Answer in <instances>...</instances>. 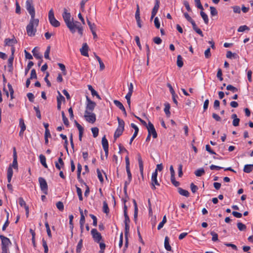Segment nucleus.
<instances>
[{
	"label": "nucleus",
	"mask_w": 253,
	"mask_h": 253,
	"mask_svg": "<svg viewBox=\"0 0 253 253\" xmlns=\"http://www.w3.org/2000/svg\"><path fill=\"white\" fill-rule=\"evenodd\" d=\"M75 23L76 24V26L75 27V28H77L78 29V33L81 35H83V29L82 27H80L79 26L80 25V23L78 21H76L75 22Z\"/></svg>",
	"instance_id": "nucleus-38"
},
{
	"label": "nucleus",
	"mask_w": 253,
	"mask_h": 253,
	"mask_svg": "<svg viewBox=\"0 0 253 253\" xmlns=\"http://www.w3.org/2000/svg\"><path fill=\"white\" fill-rule=\"evenodd\" d=\"M164 246L166 250L168 251H171V247L169 243V238L168 236H166L165 238Z\"/></svg>",
	"instance_id": "nucleus-22"
},
{
	"label": "nucleus",
	"mask_w": 253,
	"mask_h": 253,
	"mask_svg": "<svg viewBox=\"0 0 253 253\" xmlns=\"http://www.w3.org/2000/svg\"><path fill=\"white\" fill-rule=\"evenodd\" d=\"M91 233L94 240L99 243L102 239V236L100 233H99L96 229H92L91 231Z\"/></svg>",
	"instance_id": "nucleus-11"
},
{
	"label": "nucleus",
	"mask_w": 253,
	"mask_h": 253,
	"mask_svg": "<svg viewBox=\"0 0 253 253\" xmlns=\"http://www.w3.org/2000/svg\"><path fill=\"white\" fill-rule=\"evenodd\" d=\"M117 120L118 122V128L124 129L125 122L119 117H117Z\"/></svg>",
	"instance_id": "nucleus-36"
},
{
	"label": "nucleus",
	"mask_w": 253,
	"mask_h": 253,
	"mask_svg": "<svg viewBox=\"0 0 253 253\" xmlns=\"http://www.w3.org/2000/svg\"><path fill=\"white\" fill-rule=\"evenodd\" d=\"M170 108V104L169 103H166L165 104L164 112L168 117H169L170 115V112L169 111Z\"/></svg>",
	"instance_id": "nucleus-27"
},
{
	"label": "nucleus",
	"mask_w": 253,
	"mask_h": 253,
	"mask_svg": "<svg viewBox=\"0 0 253 253\" xmlns=\"http://www.w3.org/2000/svg\"><path fill=\"white\" fill-rule=\"evenodd\" d=\"M27 96L28 98L29 101L31 102H33L34 101V95L32 93L29 92L27 94Z\"/></svg>",
	"instance_id": "nucleus-59"
},
{
	"label": "nucleus",
	"mask_w": 253,
	"mask_h": 253,
	"mask_svg": "<svg viewBox=\"0 0 253 253\" xmlns=\"http://www.w3.org/2000/svg\"><path fill=\"white\" fill-rule=\"evenodd\" d=\"M211 235L212 236V240L214 242L217 241L218 240V235L215 232L212 231L211 233Z\"/></svg>",
	"instance_id": "nucleus-56"
},
{
	"label": "nucleus",
	"mask_w": 253,
	"mask_h": 253,
	"mask_svg": "<svg viewBox=\"0 0 253 253\" xmlns=\"http://www.w3.org/2000/svg\"><path fill=\"white\" fill-rule=\"evenodd\" d=\"M178 193L182 196H185L186 197H189V193L187 190L183 189L181 188H178Z\"/></svg>",
	"instance_id": "nucleus-30"
},
{
	"label": "nucleus",
	"mask_w": 253,
	"mask_h": 253,
	"mask_svg": "<svg viewBox=\"0 0 253 253\" xmlns=\"http://www.w3.org/2000/svg\"><path fill=\"white\" fill-rule=\"evenodd\" d=\"M18 202H19V204L20 205V206L21 207H24L25 208V211H26V216H27V217H28L29 212V207L26 205V203L25 202V201L24 200L23 198L22 197L19 198H18Z\"/></svg>",
	"instance_id": "nucleus-13"
},
{
	"label": "nucleus",
	"mask_w": 253,
	"mask_h": 253,
	"mask_svg": "<svg viewBox=\"0 0 253 253\" xmlns=\"http://www.w3.org/2000/svg\"><path fill=\"white\" fill-rule=\"evenodd\" d=\"M58 95L57 96V109L60 110L61 109V105L62 102H65V99L64 97L60 93V92L58 91H57Z\"/></svg>",
	"instance_id": "nucleus-15"
},
{
	"label": "nucleus",
	"mask_w": 253,
	"mask_h": 253,
	"mask_svg": "<svg viewBox=\"0 0 253 253\" xmlns=\"http://www.w3.org/2000/svg\"><path fill=\"white\" fill-rule=\"evenodd\" d=\"M83 247V239H81L77 246L76 252L77 253H80L81 249Z\"/></svg>",
	"instance_id": "nucleus-39"
},
{
	"label": "nucleus",
	"mask_w": 253,
	"mask_h": 253,
	"mask_svg": "<svg viewBox=\"0 0 253 253\" xmlns=\"http://www.w3.org/2000/svg\"><path fill=\"white\" fill-rule=\"evenodd\" d=\"M87 22L91 31L95 30V25L94 23H91V22L88 19H87Z\"/></svg>",
	"instance_id": "nucleus-48"
},
{
	"label": "nucleus",
	"mask_w": 253,
	"mask_h": 253,
	"mask_svg": "<svg viewBox=\"0 0 253 253\" xmlns=\"http://www.w3.org/2000/svg\"><path fill=\"white\" fill-rule=\"evenodd\" d=\"M88 86V89L91 91V95L92 96H96V97L97 98H98L99 99L101 100V98L100 97V96H99V95L98 94V93L96 91H95L92 87V86L91 85H87Z\"/></svg>",
	"instance_id": "nucleus-23"
},
{
	"label": "nucleus",
	"mask_w": 253,
	"mask_h": 253,
	"mask_svg": "<svg viewBox=\"0 0 253 253\" xmlns=\"http://www.w3.org/2000/svg\"><path fill=\"white\" fill-rule=\"evenodd\" d=\"M39 182L42 191L45 195H47L48 193V186L46 180L44 178L40 177L39 178Z\"/></svg>",
	"instance_id": "nucleus-6"
},
{
	"label": "nucleus",
	"mask_w": 253,
	"mask_h": 253,
	"mask_svg": "<svg viewBox=\"0 0 253 253\" xmlns=\"http://www.w3.org/2000/svg\"><path fill=\"white\" fill-rule=\"evenodd\" d=\"M190 188L192 192L193 193H195L198 189V187L196 185H195L193 183H191Z\"/></svg>",
	"instance_id": "nucleus-60"
},
{
	"label": "nucleus",
	"mask_w": 253,
	"mask_h": 253,
	"mask_svg": "<svg viewBox=\"0 0 253 253\" xmlns=\"http://www.w3.org/2000/svg\"><path fill=\"white\" fill-rule=\"evenodd\" d=\"M153 42L157 44H160L162 43V40L160 37H157L153 39Z\"/></svg>",
	"instance_id": "nucleus-64"
},
{
	"label": "nucleus",
	"mask_w": 253,
	"mask_h": 253,
	"mask_svg": "<svg viewBox=\"0 0 253 253\" xmlns=\"http://www.w3.org/2000/svg\"><path fill=\"white\" fill-rule=\"evenodd\" d=\"M50 47L49 46H48L47 47V49L46 50H45V52H44V57L46 59H49V52H50Z\"/></svg>",
	"instance_id": "nucleus-61"
},
{
	"label": "nucleus",
	"mask_w": 253,
	"mask_h": 253,
	"mask_svg": "<svg viewBox=\"0 0 253 253\" xmlns=\"http://www.w3.org/2000/svg\"><path fill=\"white\" fill-rule=\"evenodd\" d=\"M42 246L44 248V253H48V246H47L46 242L45 241V240L44 239H42Z\"/></svg>",
	"instance_id": "nucleus-42"
},
{
	"label": "nucleus",
	"mask_w": 253,
	"mask_h": 253,
	"mask_svg": "<svg viewBox=\"0 0 253 253\" xmlns=\"http://www.w3.org/2000/svg\"><path fill=\"white\" fill-rule=\"evenodd\" d=\"M34 65V63L32 61H29L27 67L25 69V74L26 75L28 73L29 70Z\"/></svg>",
	"instance_id": "nucleus-46"
},
{
	"label": "nucleus",
	"mask_w": 253,
	"mask_h": 253,
	"mask_svg": "<svg viewBox=\"0 0 253 253\" xmlns=\"http://www.w3.org/2000/svg\"><path fill=\"white\" fill-rule=\"evenodd\" d=\"M40 162L41 164L45 168H47V165L46 163V158L45 156L42 154H41L39 156Z\"/></svg>",
	"instance_id": "nucleus-28"
},
{
	"label": "nucleus",
	"mask_w": 253,
	"mask_h": 253,
	"mask_svg": "<svg viewBox=\"0 0 253 253\" xmlns=\"http://www.w3.org/2000/svg\"><path fill=\"white\" fill-rule=\"evenodd\" d=\"M211 14L212 16H216L217 15V11L213 6H210Z\"/></svg>",
	"instance_id": "nucleus-47"
},
{
	"label": "nucleus",
	"mask_w": 253,
	"mask_h": 253,
	"mask_svg": "<svg viewBox=\"0 0 253 253\" xmlns=\"http://www.w3.org/2000/svg\"><path fill=\"white\" fill-rule=\"evenodd\" d=\"M57 208L60 211H63L64 210V205L62 202L59 201L56 204Z\"/></svg>",
	"instance_id": "nucleus-45"
},
{
	"label": "nucleus",
	"mask_w": 253,
	"mask_h": 253,
	"mask_svg": "<svg viewBox=\"0 0 253 253\" xmlns=\"http://www.w3.org/2000/svg\"><path fill=\"white\" fill-rule=\"evenodd\" d=\"M125 228V237H128V235L129 231V224H126Z\"/></svg>",
	"instance_id": "nucleus-52"
},
{
	"label": "nucleus",
	"mask_w": 253,
	"mask_h": 253,
	"mask_svg": "<svg viewBox=\"0 0 253 253\" xmlns=\"http://www.w3.org/2000/svg\"><path fill=\"white\" fill-rule=\"evenodd\" d=\"M137 160L139 165V170L140 174L142 177H143V163L140 154L137 155Z\"/></svg>",
	"instance_id": "nucleus-17"
},
{
	"label": "nucleus",
	"mask_w": 253,
	"mask_h": 253,
	"mask_svg": "<svg viewBox=\"0 0 253 253\" xmlns=\"http://www.w3.org/2000/svg\"><path fill=\"white\" fill-rule=\"evenodd\" d=\"M88 46L86 43H84L82 47L80 49L81 54L84 56H88Z\"/></svg>",
	"instance_id": "nucleus-18"
},
{
	"label": "nucleus",
	"mask_w": 253,
	"mask_h": 253,
	"mask_svg": "<svg viewBox=\"0 0 253 253\" xmlns=\"http://www.w3.org/2000/svg\"><path fill=\"white\" fill-rule=\"evenodd\" d=\"M226 89L228 90H231V91H233V92H236L238 91V89L236 87L233 86V85H232L231 84L228 85L226 87Z\"/></svg>",
	"instance_id": "nucleus-51"
},
{
	"label": "nucleus",
	"mask_w": 253,
	"mask_h": 253,
	"mask_svg": "<svg viewBox=\"0 0 253 253\" xmlns=\"http://www.w3.org/2000/svg\"><path fill=\"white\" fill-rule=\"evenodd\" d=\"M194 1L197 7L201 10H203V7L201 3L200 0H195Z\"/></svg>",
	"instance_id": "nucleus-62"
},
{
	"label": "nucleus",
	"mask_w": 253,
	"mask_h": 253,
	"mask_svg": "<svg viewBox=\"0 0 253 253\" xmlns=\"http://www.w3.org/2000/svg\"><path fill=\"white\" fill-rule=\"evenodd\" d=\"M250 30V28L249 27H248L246 25H243L239 27V28L238 29V32H243L246 30L249 31Z\"/></svg>",
	"instance_id": "nucleus-41"
},
{
	"label": "nucleus",
	"mask_w": 253,
	"mask_h": 253,
	"mask_svg": "<svg viewBox=\"0 0 253 253\" xmlns=\"http://www.w3.org/2000/svg\"><path fill=\"white\" fill-rule=\"evenodd\" d=\"M0 238L1 240L2 251L8 250V246L11 244L10 240L3 235H0Z\"/></svg>",
	"instance_id": "nucleus-8"
},
{
	"label": "nucleus",
	"mask_w": 253,
	"mask_h": 253,
	"mask_svg": "<svg viewBox=\"0 0 253 253\" xmlns=\"http://www.w3.org/2000/svg\"><path fill=\"white\" fill-rule=\"evenodd\" d=\"M89 216L93 220V225L94 226H96L97 223V219L96 217L92 214H90Z\"/></svg>",
	"instance_id": "nucleus-58"
},
{
	"label": "nucleus",
	"mask_w": 253,
	"mask_h": 253,
	"mask_svg": "<svg viewBox=\"0 0 253 253\" xmlns=\"http://www.w3.org/2000/svg\"><path fill=\"white\" fill-rule=\"evenodd\" d=\"M114 103L116 106H117L120 110H121L123 112L124 115L125 116H126L127 114L123 104L120 101L117 100H114Z\"/></svg>",
	"instance_id": "nucleus-19"
},
{
	"label": "nucleus",
	"mask_w": 253,
	"mask_h": 253,
	"mask_svg": "<svg viewBox=\"0 0 253 253\" xmlns=\"http://www.w3.org/2000/svg\"><path fill=\"white\" fill-rule=\"evenodd\" d=\"M200 15L202 18L203 19L205 23L206 24H208L209 23V18L207 14L203 12V10H201L200 12Z\"/></svg>",
	"instance_id": "nucleus-31"
},
{
	"label": "nucleus",
	"mask_w": 253,
	"mask_h": 253,
	"mask_svg": "<svg viewBox=\"0 0 253 253\" xmlns=\"http://www.w3.org/2000/svg\"><path fill=\"white\" fill-rule=\"evenodd\" d=\"M183 58L180 55H178L177 57V65L179 68H181L183 65Z\"/></svg>",
	"instance_id": "nucleus-32"
},
{
	"label": "nucleus",
	"mask_w": 253,
	"mask_h": 253,
	"mask_svg": "<svg viewBox=\"0 0 253 253\" xmlns=\"http://www.w3.org/2000/svg\"><path fill=\"white\" fill-rule=\"evenodd\" d=\"M39 23L38 19L31 18L29 23L26 27L27 33L29 36L33 37L35 35Z\"/></svg>",
	"instance_id": "nucleus-1"
},
{
	"label": "nucleus",
	"mask_w": 253,
	"mask_h": 253,
	"mask_svg": "<svg viewBox=\"0 0 253 253\" xmlns=\"http://www.w3.org/2000/svg\"><path fill=\"white\" fill-rule=\"evenodd\" d=\"M26 7L27 10L31 15V18H35V10L33 5V0H27L26 2Z\"/></svg>",
	"instance_id": "nucleus-4"
},
{
	"label": "nucleus",
	"mask_w": 253,
	"mask_h": 253,
	"mask_svg": "<svg viewBox=\"0 0 253 253\" xmlns=\"http://www.w3.org/2000/svg\"><path fill=\"white\" fill-rule=\"evenodd\" d=\"M222 70L220 68H219L217 71L216 76H217V78L220 81H222L223 80V78H222Z\"/></svg>",
	"instance_id": "nucleus-53"
},
{
	"label": "nucleus",
	"mask_w": 253,
	"mask_h": 253,
	"mask_svg": "<svg viewBox=\"0 0 253 253\" xmlns=\"http://www.w3.org/2000/svg\"><path fill=\"white\" fill-rule=\"evenodd\" d=\"M102 145L103 149L108 148V142L107 139L106 138L105 136L103 137L102 139Z\"/></svg>",
	"instance_id": "nucleus-33"
},
{
	"label": "nucleus",
	"mask_w": 253,
	"mask_h": 253,
	"mask_svg": "<svg viewBox=\"0 0 253 253\" xmlns=\"http://www.w3.org/2000/svg\"><path fill=\"white\" fill-rule=\"evenodd\" d=\"M58 65L60 69L61 70V71L63 72V75H66V71L65 65L62 63H58Z\"/></svg>",
	"instance_id": "nucleus-54"
},
{
	"label": "nucleus",
	"mask_w": 253,
	"mask_h": 253,
	"mask_svg": "<svg viewBox=\"0 0 253 253\" xmlns=\"http://www.w3.org/2000/svg\"><path fill=\"white\" fill-rule=\"evenodd\" d=\"M86 101H87V105H86L85 110H87V111H89V112L92 111L96 106V103L94 102L91 101L88 97V96H86Z\"/></svg>",
	"instance_id": "nucleus-12"
},
{
	"label": "nucleus",
	"mask_w": 253,
	"mask_h": 253,
	"mask_svg": "<svg viewBox=\"0 0 253 253\" xmlns=\"http://www.w3.org/2000/svg\"><path fill=\"white\" fill-rule=\"evenodd\" d=\"M237 225L240 231H245L246 229V226L241 222H238Z\"/></svg>",
	"instance_id": "nucleus-40"
},
{
	"label": "nucleus",
	"mask_w": 253,
	"mask_h": 253,
	"mask_svg": "<svg viewBox=\"0 0 253 253\" xmlns=\"http://www.w3.org/2000/svg\"><path fill=\"white\" fill-rule=\"evenodd\" d=\"M19 126L21 127V129H26V126L25 125L24 120L23 119H20L19 120Z\"/></svg>",
	"instance_id": "nucleus-55"
},
{
	"label": "nucleus",
	"mask_w": 253,
	"mask_h": 253,
	"mask_svg": "<svg viewBox=\"0 0 253 253\" xmlns=\"http://www.w3.org/2000/svg\"><path fill=\"white\" fill-rule=\"evenodd\" d=\"M160 6V1L159 0H155V5L152 9V13H151V20L153 19V18L156 15L158 9L159 8Z\"/></svg>",
	"instance_id": "nucleus-14"
},
{
	"label": "nucleus",
	"mask_w": 253,
	"mask_h": 253,
	"mask_svg": "<svg viewBox=\"0 0 253 253\" xmlns=\"http://www.w3.org/2000/svg\"><path fill=\"white\" fill-rule=\"evenodd\" d=\"M62 17L65 22L67 27L72 32H75L76 24L71 21V15L70 13L68 12L66 8L64 9L63 13H62Z\"/></svg>",
	"instance_id": "nucleus-2"
},
{
	"label": "nucleus",
	"mask_w": 253,
	"mask_h": 253,
	"mask_svg": "<svg viewBox=\"0 0 253 253\" xmlns=\"http://www.w3.org/2000/svg\"><path fill=\"white\" fill-rule=\"evenodd\" d=\"M205 171L203 168L199 169L195 171V174L197 176H201L202 175H203L204 174H205Z\"/></svg>",
	"instance_id": "nucleus-34"
},
{
	"label": "nucleus",
	"mask_w": 253,
	"mask_h": 253,
	"mask_svg": "<svg viewBox=\"0 0 253 253\" xmlns=\"http://www.w3.org/2000/svg\"><path fill=\"white\" fill-rule=\"evenodd\" d=\"M61 114H62V120H63V123L64 124V125L66 126H68L69 125V123L68 119L65 116V113H64V111H62L61 112Z\"/></svg>",
	"instance_id": "nucleus-35"
},
{
	"label": "nucleus",
	"mask_w": 253,
	"mask_h": 253,
	"mask_svg": "<svg viewBox=\"0 0 253 253\" xmlns=\"http://www.w3.org/2000/svg\"><path fill=\"white\" fill-rule=\"evenodd\" d=\"M17 42L16 39L13 37L12 39L6 38L4 40V45L13 46Z\"/></svg>",
	"instance_id": "nucleus-16"
},
{
	"label": "nucleus",
	"mask_w": 253,
	"mask_h": 253,
	"mask_svg": "<svg viewBox=\"0 0 253 253\" xmlns=\"http://www.w3.org/2000/svg\"><path fill=\"white\" fill-rule=\"evenodd\" d=\"M12 168L14 169H18V163L17 158H13V162L12 165H10L7 169V181L9 183L10 182L11 180V178L13 175V170Z\"/></svg>",
	"instance_id": "nucleus-3"
},
{
	"label": "nucleus",
	"mask_w": 253,
	"mask_h": 253,
	"mask_svg": "<svg viewBox=\"0 0 253 253\" xmlns=\"http://www.w3.org/2000/svg\"><path fill=\"white\" fill-rule=\"evenodd\" d=\"M253 170V165H246L244 168V171L246 173H250Z\"/></svg>",
	"instance_id": "nucleus-29"
},
{
	"label": "nucleus",
	"mask_w": 253,
	"mask_h": 253,
	"mask_svg": "<svg viewBox=\"0 0 253 253\" xmlns=\"http://www.w3.org/2000/svg\"><path fill=\"white\" fill-rule=\"evenodd\" d=\"M148 132L150 135H152L153 138H156L158 136L157 133L154 126V125L149 121L148 124V126H146Z\"/></svg>",
	"instance_id": "nucleus-9"
},
{
	"label": "nucleus",
	"mask_w": 253,
	"mask_h": 253,
	"mask_svg": "<svg viewBox=\"0 0 253 253\" xmlns=\"http://www.w3.org/2000/svg\"><path fill=\"white\" fill-rule=\"evenodd\" d=\"M76 189H77V193L79 196V199L80 201H82L83 198V196H82V190L80 188H79V187H77V186H76Z\"/></svg>",
	"instance_id": "nucleus-44"
},
{
	"label": "nucleus",
	"mask_w": 253,
	"mask_h": 253,
	"mask_svg": "<svg viewBox=\"0 0 253 253\" xmlns=\"http://www.w3.org/2000/svg\"><path fill=\"white\" fill-rule=\"evenodd\" d=\"M48 19L50 24L52 26L54 27H58L60 26V22L55 19L52 9H51L48 12Z\"/></svg>",
	"instance_id": "nucleus-5"
},
{
	"label": "nucleus",
	"mask_w": 253,
	"mask_h": 253,
	"mask_svg": "<svg viewBox=\"0 0 253 253\" xmlns=\"http://www.w3.org/2000/svg\"><path fill=\"white\" fill-rule=\"evenodd\" d=\"M14 60V56H10L8 60V71L9 72H12L13 70V62Z\"/></svg>",
	"instance_id": "nucleus-20"
},
{
	"label": "nucleus",
	"mask_w": 253,
	"mask_h": 253,
	"mask_svg": "<svg viewBox=\"0 0 253 253\" xmlns=\"http://www.w3.org/2000/svg\"><path fill=\"white\" fill-rule=\"evenodd\" d=\"M205 56L206 58H209L211 56L210 48H208L205 50Z\"/></svg>",
	"instance_id": "nucleus-63"
},
{
	"label": "nucleus",
	"mask_w": 253,
	"mask_h": 253,
	"mask_svg": "<svg viewBox=\"0 0 253 253\" xmlns=\"http://www.w3.org/2000/svg\"><path fill=\"white\" fill-rule=\"evenodd\" d=\"M34 109L35 110V111L36 112V115H37V117H38V118H39V119H41V112H40V110L39 107L35 106L34 107Z\"/></svg>",
	"instance_id": "nucleus-57"
},
{
	"label": "nucleus",
	"mask_w": 253,
	"mask_h": 253,
	"mask_svg": "<svg viewBox=\"0 0 253 253\" xmlns=\"http://www.w3.org/2000/svg\"><path fill=\"white\" fill-rule=\"evenodd\" d=\"M69 218L70 228L71 229V230L72 231L73 229V228H74V225H73V220L74 218L73 215H72V214L70 215L69 216Z\"/></svg>",
	"instance_id": "nucleus-49"
},
{
	"label": "nucleus",
	"mask_w": 253,
	"mask_h": 253,
	"mask_svg": "<svg viewBox=\"0 0 253 253\" xmlns=\"http://www.w3.org/2000/svg\"><path fill=\"white\" fill-rule=\"evenodd\" d=\"M133 203L134 207V220L136 222L137 218L138 216V208L136 202L135 200H133Z\"/></svg>",
	"instance_id": "nucleus-26"
},
{
	"label": "nucleus",
	"mask_w": 253,
	"mask_h": 253,
	"mask_svg": "<svg viewBox=\"0 0 253 253\" xmlns=\"http://www.w3.org/2000/svg\"><path fill=\"white\" fill-rule=\"evenodd\" d=\"M55 167L59 170H60L61 168H63L64 166V163L62 160V159L60 157L58 159V162H56L55 163Z\"/></svg>",
	"instance_id": "nucleus-21"
},
{
	"label": "nucleus",
	"mask_w": 253,
	"mask_h": 253,
	"mask_svg": "<svg viewBox=\"0 0 253 253\" xmlns=\"http://www.w3.org/2000/svg\"><path fill=\"white\" fill-rule=\"evenodd\" d=\"M103 211L106 214L109 212V209L106 201H104L103 203Z\"/></svg>",
	"instance_id": "nucleus-37"
},
{
	"label": "nucleus",
	"mask_w": 253,
	"mask_h": 253,
	"mask_svg": "<svg viewBox=\"0 0 253 253\" xmlns=\"http://www.w3.org/2000/svg\"><path fill=\"white\" fill-rule=\"evenodd\" d=\"M84 118L86 121L90 123H94L96 121L95 114L85 110L84 112Z\"/></svg>",
	"instance_id": "nucleus-7"
},
{
	"label": "nucleus",
	"mask_w": 253,
	"mask_h": 253,
	"mask_svg": "<svg viewBox=\"0 0 253 253\" xmlns=\"http://www.w3.org/2000/svg\"><path fill=\"white\" fill-rule=\"evenodd\" d=\"M124 130V129L120 128H117L116 130L114 137L115 139H117L118 137H119L123 133V131Z\"/></svg>",
	"instance_id": "nucleus-24"
},
{
	"label": "nucleus",
	"mask_w": 253,
	"mask_h": 253,
	"mask_svg": "<svg viewBox=\"0 0 253 253\" xmlns=\"http://www.w3.org/2000/svg\"><path fill=\"white\" fill-rule=\"evenodd\" d=\"M157 176L158 172L157 170H155L154 172H153L152 177H151V185H152V189L154 190L156 189L155 185L159 186L160 184L157 180Z\"/></svg>",
	"instance_id": "nucleus-10"
},
{
	"label": "nucleus",
	"mask_w": 253,
	"mask_h": 253,
	"mask_svg": "<svg viewBox=\"0 0 253 253\" xmlns=\"http://www.w3.org/2000/svg\"><path fill=\"white\" fill-rule=\"evenodd\" d=\"M32 52L34 57L37 59H41L42 58V55L40 54L39 51L37 49L36 47H35Z\"/></svg>",
	"instance_id": "nucleus-25"
},
{
	"label": "nucleus",
	"mask_w": 253,
	"mask_h": 253,
	"mask_svg": "<svg viewBox=\"0 0 253 253\" xmlns=\"http://www.w3.org/2000/svg\"><path fill=\"white\" fill-rule=\"evenodd\" d=\"M91 131L93 134V136L94 137H96L98 136L99 129L97 127H92L91 128Z\"/></svg>",
	"instance_id": "nucleus-43"
},
{
	"label": "nucleus",
	"mask_w": 253,
	"mask_h": 253,
	"mask_svg": "<svg viewBox=\"0 0 253 253\" xmlns=\"http://www.w3.org/2000/svg\"><path fill=\"white\" fill-rule=\"evenodd\" d=\"M37 78V74H36V71L35 69H33L31 70V75H30V78L29 79H36Z\"/></svg>",
	"instance_id": "nucleus-50"
}]
</instances>
